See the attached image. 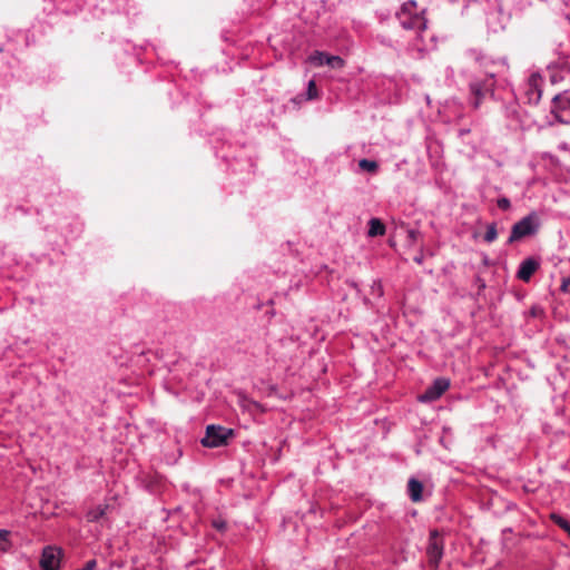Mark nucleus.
<instances>
[{"label": "nucleus", "mask_w": 570, "mask_h": 570, "mask_svg": "<svg viewBox=\"0 0 570 570\" xmlns=\"http://www.w3.org/2000/svg\"><path fill=\"white\" fill-rule=\"evenodd\" d=\"M409 495L413 502L422 500L423 484L416 479H410L407 483Z\"/></svg>", "instance_id": "9"}, {"label": "nucleus", "mask_w": 570, "mask_h": 570, "mask_svg": "<svg viewBox=\"0 0 570 570\" xmlns=\"http://www.w3.org/2000/svg\"><path fill=\"white\" fill-rule=\"evenodd\" d=\"M216 531H223L226 528V523L222 520L216 519Z\"/></svg>", "instance_id": "24"}, {"label": "nucleus", "mask_w": 570, "mask_h": 570, "mask_svg": "<svg viewBox=\"0 0 570 570\" xmlns=\"http://www.w3.org/2000/svg\"><path fill=\"white\" fill-rule=\"evenodd\" d=\"M533 232V220L530 216H527L512 226L511 235L508 242L511 244L521 239L522 237L531 235Z\"/></svg>", "instance_id": "6"}, {"label": "nucleus", "mask_w": 570, "mask_h": 570, "mask_svg": "<svg viewBox=\"0 0 570 570\" xmlns=\"http://www.w3.org/2000/svg\"><path fill=\"white\" fill-rule=\"evenodd\" d=\"M61 550L55 547H46L40 559L42 570H58L60 567Z\"/></svg>", "instance_id": "5"}, {"label": "nucleus", "mask_w": 570, "mask_h": 570, "mask_svg": "<svg viewBox=\"0 0 570 570\" xmlns=\"http://www.w3.org/2000/svg\"><path fill=\"white\" fill-rule=\"evenodd\" d=\"M358 167L362 170H365V171H368V173H375L377 170V168H379V165L374 160L361 159L358 161Z\"/></svg>", "instance_id": "17"}, {"label": "nucleus", "mask_w": 570, "mask_h": 570, "mask_svg": "<svg viewBox=\"0 0 570 570\" xmlns=\"http://www.w3.org/2000/svg\"><path fill=\"white\" fill-rule=\"evenodd\" d=\"M205 448H214V424H208L206 428V435L200 441Z\"/></svg>", "instance_id": "13"}, {"label": "nucleus", "mask_w": 570, "mask_h": 570, "mask_svg": "<svg viewBox=\"0 0 570 570\" xmlns=\"http://www.w3.org/2000/svg\"><path fill=\"white\" fill-rule=\"evenodd\" d=\"M567 287H568V283H567V282H564V283L562 284L561 288H562V291H567Z\"/></svg>", "instance_id": "26"}, {"label": "nucleus", "mask_w": 570, "mask_h": 570, "mask_svg": "<svg viewBox=\"0 0 570 570\" xmlns=\"http://www.w3.org/2000/svg\"><path fill=\"white\" fill-rule=\"evenodd\" d=\"M511 204L510 200L505 197L498 199V207L502 210H508L510 208Z\"/></svg>", "instance_id": "21"}, {"label": "nucleus", "mask_w": 570, "mask_h": 570, "mask_svg": "<svg viewBox=\"0 0 570 570\" xmlns=\"http://www.w3.org/2000/svg\"><path fill=\"white\" fill-rule=\"evenodd\" d=\"M498 238L497 224L492 223L487 226V232L483 236L484 242L493 243Z\"/></svg>", "instance_id": "15"}, {"label": "nucleus", "mask_w": 570, "mask_h": 570, "mask_svg": "<svg viewBox=\"0 0 570 570\" xmlns=\"http://www.w3.org/2000/svg\"><path fill=\"white\" fill-rule=\"evenodd\" d=\"M9 537H10V531L0 530V551L1 552H7L11 547Z\"/></svg>", "instance_id": "16"}, {"label": "nucleus", "mask_w": 570, "mask_h": 570, "mask_svg": "<svg viewBox=\"0 0 570 570\" xmlns=\"http://www.w3.org/2000/svg\"><path fill=\"white\" fill-rule=\"evenodd\" d=\"M413 259H414V262H415V263H417V264H422V262H423V256H422V255H417V256H415Z\"/></svg>", "instance_id": "25"}, {"label": "nucleus", "mask_w": 570, "mask_h": 570, "mask_svg": "<svg viewBox=\"0 0 570 570\" xmlns=\"http://www.w3.org/2000/svg\"><path fill=\"white\" fill-rule=\"evenodd\" d=\"M330 55L323 51H315L312 56H309L308 60L315 66L326 65V59H328Z\"/></svg>", "instance_id": "14"}, {"label": "nucleus", "mask_w": 570, "mask_h": 570, "mask_svg": "<svg viewBox=\"0 0 570 570\" xmlns=\"http://www.w3.org/2000/svg\"><path fill=\"white\" fill-rule=\"evenodd\" d=\"M538 268L539 263L535 259L527 258L520 265L518 277L523 282H529Z\"/></svg>", "instance_id": "7"}, {"label": "nucleus", "mask_w": 570, "mask_h": 570, "mask_svg": "<svg viewBox=\"0 0 570 570\" xmlns=\"http://www.w3.org/2000/svg\"><path fill=\"white\" fill-rule=\"evenodd\" d=\"M444 537L443 533L434 529L430 531L426 544L428 564L432 570H438L444 553Z\"/></svg>", "instance_id": "2"}, {"label": "nucleus", "mask_w": 570, "mask_h": 570, "mask_svg": "<svg viewBox=\"0 0 570 570\" xmlns=\"http://www.w3.org/2000/svg\"><path fill=\"white\" fill-rule=\"evenodd\" d=\"M245 402H247L248 404L246 405L249 410H257V411H262V406L261 404H258L257 402L255 401H249V400H245Z\"/></svg>", "instance_id": "22"}, {"label": "nucleus", "mask_w": 570, "mask_h": 570, "mask_svg": "<svg viewBox=\"0 0 570 570\" xmlns=\"http://www.w3.org/2000/svg\"><path fill=\"white\" fill-rule=\"evenodd\" d=\"M420 233L415 229H410L407 232V237L412 240V242H415L419 237Z\"/></svg>", "instance_id": "23"}, {"label": "nucleus", "mask_w": 570, "mask_h": 570, "mask_svg": "<svg viewBox=\"0 0 570 570\" xmlns=\"http://www.w3.org/2000/svg\"><path fill=\"white\" fill-rule=\"evenodd\" d=\"M551 520L570 535V523L559 514H551Z\"/></svg>", "instance_id": "19"}, {"label": "nucleus", "mask_w": 570, "mask_h": 570, "mask_svg": "<svg viewBox=\"0 0 570 570\" xmlns=\"http://www.w3.org/2000/svg\"><path fill=\"white\" fill-rule=\"evenodd\" d=\"M108 508H109V505L106 504V505H98V507L89 510L87 513V520L89 522L99 521L100 519H102L106 515Z\"/></svg>", "instance_id": "11"}, {"label": "nucleus", "mask_w": 570, "mask_h": 570, "mask_svg": "<svg viewBox=\"0 0 570 570\" xmlns=\"http://www.w3.org/2000/svg\"><path fill=\"white\" fill-rule=\"evenodd\" d=\"M368 226L367 235L370 237L383 236L385 234V226L379 218L370 219Z\"/></svg>", "instance_id": "10"}, {"label": "nucleus", "mask_w": 570, "mask_h": 570, "mask_svg": "<svg viewBox=\"0 0 570 570\" xmlns=\"http://www.w3.org/2000/svg\"><path fill=\"white\" fill-rule=\"evenodd\" d=\"M397 19L406 30L421 32L426 29V19L423 16V11L417 12V6L414 0H410L402 6L397 12Z\"/></svg>", "instance_id": "1"}, {"label": "nucleus", "mask_w": 570, "mask_h": 570, "mask_svg": "<svg viewBox=\"0 0 570 570\" xmlns=\"http://www.w3.org/2000/svg\"><path fill=\"white\" fill-rule=\"evenodd\" d=\"M494 88V79L493 75H490L484 80H475L471 82L470 89L473 96L472 105L474 108H479L482 102V99L493 91Z\"/></svg>", "instance_id": "3"}, {"label": "nucleus", "mask_w": 570, "mask_h": 570, "mask_svg": "<svg viewBox=\"0 0 570 570\" xmlns=\"http://www.w3.org/2000/svg\"><path fill=\"white\" fill-rule=\"evenodd\" d=\"M235 436V431L229 428L216 425V448L225 446Z\"/></svg>", "instance_id": "8"}, {"label": "nucleus", "mask_w": 570, "mask_h": 570, "mask_svg": "<svg viewBox=\"0 0 570 570\" xmlns=\"http://www.w3.org/2000/svg\"><path fill=\"white\" fill-rule=\"evenodd\" d=\"M450 381L444 377L436 379L431 386H429L423 394L419 396L421 402H433L441 397V395L449 389Z\"/></svg>", "instance_id": "4"}, {"label": "nucleus", "mask_w": 570, "mask_h": 570, "mask_svg": "<svg viewBox=\"0 0 570 570\" xmlns=\"http://www.w3.org/2000/svg\"><path fill=\"white\" fill-rule=\"evenodd\" d=\"M317 97V88H316V83L314 80H311L308 82V87H307V99H314Z\"/></svg>", "instance_id": "20"}, {"label": "nucleus", "mask_w": 570, "mask_h": 570, "mask_svg": "<svg viewBox=\"0 0 570 570\" xmlns=\"http://www.w3.org/2000/svg\"><path fill=\"white\" fill-rule=\"evenodd\" d=\"M554 108L559 110H569L570 111V94L563 92L558 95L553 99Z\"/></svg>", "instance_id": "12"}, {"label": "nucleus", "mask_w": 570, "mask_h": 570, "mask_svg": "<svg viewBox=\"0 0 570 570\" xmlns=\"http://www.w3.org/2000/svg\"><path fill=\"white\" fill-rule=\"evenodd\" d=\"M326 65L332 69H342L345 66V61L340 56H331L326 59Z\"/></svg>", "instance_id": "18"}]
</instances>
